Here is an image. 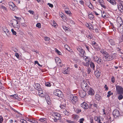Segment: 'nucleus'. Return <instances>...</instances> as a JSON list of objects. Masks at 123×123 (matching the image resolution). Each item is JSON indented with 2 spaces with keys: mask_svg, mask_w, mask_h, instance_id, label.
I'll use <instances>...</instances> for the list:
<instances>
[{
  "mask_svg": "<svg viewBox=\"0 0 123 123\" xmlns=\"http://www.w3.org/2000/svg\"><path fill=\"white\" fill-rule=\"evenodd\" d=\"M69 99L73 104H75L78 100V97L77 96L72 94H70V95Z\"/></svg>",
  "mask_w": 123,
  "mask_h": 123,
  "instance_id": "nucleus-1",
  "label": "nucleus"
},
{
  "mask_svg": "<svg viewBox=\"0 0 123 123\" xmlns=\"http://www.w3.org/2000/svg\"><path fill=\"white\" fill-rule=\"evenodd\" d=\"M18 23L17 20L16 19H12L10 21V24L12 26H13L14 27L18 28L19 26L17 25Z\"/></svg>",
  "mask_w": 123,
  "mask_h": 123,
  "instance_id": "nucleus-2",
  "label": "nucleus"
},
{
  "mask_svg": "<svg viewBox=\"0 0 123 123\" xmlns=\"http://www.w3.org/2000/svg\"><path fill=\"white\" fill-rule=\"evenodd\" d=\"M116 90L118 94H123V88L120 86L116 85Z\"/></svg>",
  "mask_w": 123,
  "mask_h": 123,
  "instance_id": "nucleus-3",
  "label": "nucleus"
},
{
  "mask_svg": "<svg viewBox=\"0 0 123 123\" xmlns=\"http://www.w3.org/2000/svg\"><path fill=\"white\" fill-rule=\"evenodd\" d=\"M8 4L9 6V7L12 10L14 11L17 9V7L13 2H8Z\"/></svg>",
  "mask_w": 123,
  "mask_h": 123,
  "instance_id": "nucleus-4",
  "label": "nucleus"
},
{
  "mask_svg": "<svg viewBox=\"0 0 123 123\" xmlns=\"http://www.w3.org/2000/svg\"><path fill=\"white\" fill-rule=\"evenodd\" d=\"M35 89L39 91V93H41V94H43L42 89L40 87V85L38 83H36L34 86Z\"/></svg>",
  "mask_w": 123,
  "mask_h": 123,
  "instance_id": "nucleus-5",
  "label": "nucleus"
},
{
  "mask_svg": "<svg viewBox=\"0 0 123 123\" xmlns=\"http://www.w3.org/2000/svg\"><path fill=\"white\" fill-rule=\"evenodd\" d=\"M86 91H87V93L89 95L92 96L94 95L95 92L94 90L90 87H88V88L87 89Z\"/></svg>",
  "mask_w": 123,
  "mask_h": 123,
  "instance_id": "nucleus-6",
  "label": "nucleus"
},
{
  "mask_svg": "<svg viewBox=\"0 0 123 123\" xmlns=\"http://www.w3.org/2000/svg\"><path fill=\"white\" fill-rule=\"evenodd\" d=\"M81 86L83 90H84L85 91L88 88V87H90L88 86L86 83L84 82H82Z\"/></svg>",
  "mask_w": 123,
  "mask_h": 123,
  "instance_id": "nucleus-7",
  "label": "nucleus"
},
{
  "mask_svg": "<svg viewBox=\"0 0 123 123\" xmlns=\"http://www.w3.org/2000/svg\"><path fill=\"white\" fill-rule=\"evenodd\" d=\"M54 94L58 97H61L62 95V92L59 90L57 89L54 91Z\"/></svg>",
  "mask_w": 123,
  "mask_h": 123,
  "instance_id": "nucleus-8",
  "label": "nucleus"
},
{
  "mask_svg": "<svg viewBox=\"0 0 123 123\" xmlns=\"http://www.w3.org/2000/svg\"><path fill=\"white\" fill-rule=\"evenodd\" d=\"M113 114L114 117L116 118L118 117L120 115L119 111L117 110H115L113 111Z\"/></svg>",
  "mask_w": 123,
  "mask_h": 123,
  "instance_id": "nucleus-9",
  "label": "nucleus"
},
{
  "mask_svg": "<svg viewBox=\"0 0 123 123\" xmlns=\"http://www.w3.org/2000/svg\"><path fill=\"white\" fill-rule=\"evenodd\" d=\"M86 91L84 90H80L79 93L80 96L82 98L84 97L86 95Z\"/></svg>",
  "mask_w": 123,
  "mask_h": 123,
  "instance_id": "nucleus-10",
  "label": "nucleus"
},
{
  "mask_svg": "<svg viewBox=\"0 0 123 123\" xmlns=\"http://www.w3.org/2000/svg\"><path fill=\"white\" fill-rule=\"evenodd\" d=\"M85 54V52L84 51L83 49L80 52L79 55L81 56L85 59V60H86L87 57L85 56L84 55Z\"/></svg>",
  "mask_w": 123,
  "mask_h": 123,
  "instance_id": "nucleus-11",
  "label": "nucleus"
},
{
  "mask_svg": "<svg viewBox=\"0 0 123 123\" xmlns=\"http://www.w3.org/2000/svg\"><path fill=\"white\" fill-rule=\"evenodd\" d=\"M81 107L85 109H87L89 107L88 105L85 102H83L81 105Z\"/></svg>",
  "mask_w": 123,
  "mask_h": 123,
  "instance_id": "nucleus-12",
  "label": "nucleus"
},
{
  "mask_svg": "<svg viewBox=\"0 0 123 123\" xmlns=\"http://www.w3.org/2000/svg\"><path fill=\"white\" fill-rule=\"evenodd\" d=\"M53 116L55 118H56L57 119H60L61 117L60 115L56 112H54L53 114Z\"/></svg>",
  "mask_w": 123,
  "mask_h": 123,
  "instance_id": "nucleus-13",
  "label": "nucleus"
},
{
  "mask_svg": "<svg viewBox=\"0 0 123 123\" xmlns=\"http://www.w3.org/2000/svg\"><path fill=\"white\" fill-rule=\"evenodd\" d=\"M113 58L112 55H109V56H108V57L106 58L105 59L107 61H111L112 60Z\"/></svg>",
  "mask_w": 123,
  "mask_h": 123,
  "instance_id": "nucleus-14",
  "label": "nucleus"
},
{
  "mask_svg": "<svg viewBox=\"0 0 123 123\" xmlns=\"http://www.w3.org/2000/svg\"><path fill=\"white\" fill-rule=\"evenodd\" d=\"M92 45L95 48H97V50H100V48H99L98 47H96V45H97V44L94 41H93L92 42Z\"/></svg>",
  "mask_w": 123,
  "mask_h": 123,
  "instance_id": "nucleus-15",
  "label": "nucleus"
},
{
  "mask_svg": "<svg viewBox=\"0 0 123 123\" xmlns=\"http://www.w3.org/2000/svg\"><path fill=\"white\" fill-rule=\"evenodd\" d=\"M87 59H88V60H85L86 61H87V62H84L83 63V65L85 66H88L89 65V64L90 63V61L89 59L88 58H87Z\"/></svg>",
  "mask_w": 123,
  "mask_h": 123,
  "instance_id": "nucleus-16",
  "label": "nucleus"
},
{
  "mask_svg": "<svg viewBox=\"0 0 123 123\" xmlns=\"http://www.w3.org/2000/svg\"><path fill=\"white\" fill-rule=\"evenodd\" d=\"M86 25L90 29L93 30V27L91 24L87 23Z\"/></svg>",
  "mask_w": 123,
  "mask_h": 123,
  "instance_id": "nucleus-17",
  "label": "nucleus"
},
{
  "mask_svg": "<svg viewBox=\"0 0 123 123\" xmlns=\"http://www.w3.org/2000/svg\"><path fill=\"white\" fill-rule=\"evenodd\" d=\"M95 74L96 76L98 77L100 76L101 75V73L99 72V71L97 70L95 72Z\"/></svg>",
  "mask_w": 123,
  "mask_h": 123,
  "instance_id": "nucleus-18",
  "label": "nucleus"
},
{
  "mask_svg": "<svg viewBox=\"0 0 123 123\" xmlns=\"http://www.w3.org/2000/svg\"><path fill=\"white\" fill-rule=\"evenodd\" d=\"M68 68L67 69L65 68L64 69L62 73L65 74H68L69 73Z\"/></svg>",
  "mask_w": 123,
  "mask_h": 123,
  "instance_id": "nucleus-19",
  "label": "nucleus"
},
{
  "mask_svg": "<svg viewBox=\"0 0 123 123\" xmlns=\"http://www.w3.org/2000/svg\"><path fill=\"white\" fill-rule=\"evenodd\" d=\"M28 120L31 123H38L37 122L34 120H33L32 119H29L28 118H27Z\"/></svg>",
  "mask_w": 123,
  "mask_h": 123,
  "instance_id": "nucleus-20",
  "label": "nucleus"
},
{
  "mask_svg": "<svg viewBox=\"0 0 123 123\" xmlns=\"http://www.w3.org/2000/svg\"><path fill=\"white\" fill-rule=\"evenodd\" d=\"M90 66L91 68H92L93 70H95V66L93 63L92 62H91L90 64Z\"/></svg>",
  "mask_w": 123,
  "mask_h": 123,
  "instance_id": "nucleus-21",
  "label": "nucleus"
},
{
  "mask_svg": "<svg viewBox=\"0 0 123 123\" xmlns=\"http://www.w3.org/2000/svg\"><path fill=\"white\" fill-rule=\"evenodd\" d=\"M120 29L119 30V31L122 34H123V26H122V24H120Z\"/></svg>",
  "mask_w": 123,
  "mask_h": 123,
  "instance_id": "nucleus-22",
  "label": "nucleus"
},
{
  "mask_svg": "<svg viewBox=\"0 0 123 123\" xmlns=\"http://www.w3.org/2000/svg\"><path fill=\"white\" fill-rule=\"evenodd\" d=\"M100 58H99L97 56H94L93 58V59L97 63L98 62V61L99 60Z\"/></svg>",
  "mask_w": 123,
  "mask_h": 123,
  "instance_id": "nucleus-23",
  "label": "nucleus"
},
{
  "mask_svg": "<svg viewBox=\"0 0 123 123\" xmlns=\"http://www.w3.org/2000/svg\"><path fill=\"white\" fill-rule=\"evenodd\" d=\"M10 96L12 97L13 98H15L16 99H17L18 98V95L17 94H15L14 95H10Z\"/></svg>",
  "mask_w": 123,
  "mask_h": 123,
  "instance_id": "nucleus-24",
  "label": "nucleus"
},
{
  "mask_svg": "<svg viewBox=\"0 0 123 123\" xmlns=\"http://www.w3.org/2000/svg\"><path fill=\"white\" fill-rule=\"evenodd\" d=\"M51 25L54 27H56L57 24L56 22L54 21H53L51 22Z\"/></svg>",
  "mask_w": 123,
  "mask_h": 123,
  "instance_id": "nucleus-25",
  "label": "nucleus"
},
{
  "mask_svg": "<svg viewBox=\"0 0 123 123\" xmlns=\"http://www.w3.org/2000/svg\"><path fill=\"white\" fill-rule=\"evenodd\" d=\"M109 41L111 45H115V42L112 39L110 40Z\"/></svg>",
  "mask_w": 123,
  "mask_h": 123,
  "instance_id": "nucleus-26",
  "label": "nucleus"
},
{
  "mask_svg": "<svg viewBox=\"0 0 123 123\" xmlns=\"http://www.w3.org/2000/svg\"><path fill=\"white\" fill-rule=\"evenodd\" d=\"M107 1L109 2L111 4L114 5H116V2L115 1H113L112 0H107Z\"/></svg>",
  "mask_w": 123,
  "mask_h": 123,
  "instance_id": "nucleus-27",
  "label": "nucleus"
},
{
  "mask_svg": "<svg viewBox=\"0 0 123 123\" xmlns=\"http://www.w3.org/2000/svg\"><path fill=\"white\" fill-rule=\"evenodd\" d=\"M45 85L47 87H50L51 86V84L50 82H48L45 83Z\"/></svg>",
  "mask_w": 123,
  "mask_h": 123,
  "instance_id": "nucleus-28",
  "label": "nucleus"
},
{
  "mask_svg": "<svg viewBox=\"0 0 123 123\" xmlns=\"http://www.w3.org/2000/svg\"><path fill=\"white\" fill-rule=\"evenodd\" d=\"M93 15L91 14H90L88 15V17L90 19H92L94 18Z\"/></svg>",
  "mask_w": 123,
  "mask_h": 123,
  "instance_id": "nucleus-29",
  "label": "nucleus"
},
{
  "mask_svg": "<svg viewBox=\"0 0 123 123\" xmlns=\"http://www.w3.org/2000/svg\"><path fill=\"white\" fill-rule=\"evenodd\" d=\"M63 113L65 115L68 116L70 114V113L67 110H65L64 111Z\"/></svg>",
  "mask_w": 123,
  "mask_h": 123,
  "instance_id": "nucleus-30",
  "label": "nucleus"
},
{
  "mask_svg": "<svg viewBox=\"0 0 123 123\" xmlns=\"http://www.w3.org/2000/svg\"><path fill=\"white\" fill-rule=\"evenodd\" d=\"M65 12L67 14L69 15V16L71 15V13L70 11L69 10H65Z\"/></svg>",
  "mask_w": 123,
  "mask_h": 123,
  "instance_id": "nucleus-31",
  "label": "nucleus"
},
{
  "mask_svg": "<svg viewBox=\"0 0 123 123\" xmlns=\"http://www.w3.org/2000/svg\"><path fill=\"white\" fill-rule=\"evenodd\" d=\"M3 31L7 35V34L9 33V31L6 28H5V29H4Z\"/></svg>",
  "mask_w": 123,
  "mask_h": 123,
  "instance_id": "nucleus-32",
  "label": "nucleus"
},
{
  "mask_svg": "<svg viewBox=\"0 0 123 123\" xmlns=\"http://www.w3.org/2000/svg\"><path fill=\"white\" fill-rule=\"evenodd\" d=\"M45 98L46 101H49V100H50L49 97L48 95H46L45 96Z\"/></svg>",
  "mask_w": 123,
  "mask_h": 123,
  "instance_id": "nucleus-33",
  "label": "nucleus"
},
{
  "mask_svg": "<svg viewBox=\"0 0 123 123\" xmlns=\"http://www.w3.org/2000/svg\"><path fill=\"white\" fill-rule=\"evenodd\" d=\"M60 16L61 17L63 20L65 19L66 17L63 14H61L60 15Z\"/></svg>",
  "mask_w": 123,
  "mask_h": 123,
  "instance_id": "nucleus-34",
  "label": "nucleus"
},
{
  "mask_svg": "<svg viewBox=\"0 0 123 123\" xmlns=\"http://www.w3.org/2000/svg\"><path fill=\"white\" fill-rule=\"evenodd\" d=\"M103 61L101 59V58H100L97 63L100 64L103 63Z\"/></svg>",
  "mask_w": 123,
  "mask_h": 123,
  "instance_id": "nucleus-35",
  "label": "nucleus"
},
{
  "mask_svg": "<svg viewBox=\"0 0 123 123\" xmlns=\"http://www.w3.org/2000/svg\"><path fill=\"white\" fill-rule=\"evenodd\" d=\"M109 54L107 52H105V53L104 55L105 59L107 58L108 56H109Z\"/></svg>",
  "mask_w": 123,
  "mask_h": 123,
  "instance_id": "nucleus-36",
  "label": "nucleus"
},
{
  "mask_svg": "<svg viewBox=\"0 0 123 123\" xmlns=\"http://www.w3.org/2000/svg\"><path fill=\"white\" fill-rule=\"evenodd\" d=\"M113 93L111 92V91H109L108 93V94L107 95V97H109Z\"/></svg>",
  "mask_w": 123,
  "mask_h": 123,
  "instance_id": "nucleus-37",
  "label": "nucleus"
},
{
  "mask_svg": "<svg viewBox=\"0 0 123 123\" xmlns=\"http://www.w3.org/2000/svg\"><path fill=\"white\" fill-rule=\"evenodd\" d=\"M55 52L59 55H60L61 54V52H60L57 49H55Z\"/></svg>",
  "mask_w": 123,
  "mask_h": 123,
  "instance_id": "nucleus-38",
  "label": "nucleus"
},
{
  "mask_svg": "<svg viewBox=\"0 0 123 123\" xmlns=\"http://www.w3.org/2000/svg\"><path fill=\"white\" fill-rule=\"evenodd\" d=\"M95 98L97 100H99L100 99V96L98 94H96L95 95Z\"/></svg>",
  "mask_w": 123,
  "mask_h": 123,
  "instance_id": "nucleus-39",
  "label": "nucleus"
},
{
  "mask_svg": "<svg viewBox=\"0 0 123 123\" xmlns=\"http://www.w3.org/2000/svg\"><path fill=\"white\" fill-rule=\"evenodd\" d=\"M91 71V69L89 68H88L87 69V72L88 74H89Z\"/></svg>",
  "mask_w": 123,
  "mask_h": 123,
  "instance_id": "nucleus-40",
  "label": "nucleus"
},
{
  "mask_svg": "<svg viewBox=\"0 0 123 123\" xmlns=\"http://www.w3.org/2000/svg\"><path fill=\"white\" fill-rule=\"evenodd\" d=\"M64 47L65 48L68 50L70 51V50H69V48L68 47V46L67 45H65V46Z\"/></svg>",
  "mask_w": 123,
  "mask_h": 123,
  "instance_id": "nucleus-41",
  "label": "nucleus"
},
{
  "mask_svg": "<svg viewBox=\"0 0 123 123\" xmlns=\"http://www.w3.org/2000/svg\"><path fill=\"white\" fill-rule=\"evenodd\" d=\"M123 95L121 94L118 97V98L119 100H121L123 99Z\"/></svg>",
  "mask_w": 123,
  "mask_h": 123,
  "instance_id": "nucleus-42",
  "label": "nucleus"
},
{
  "mask_svg": "<svg viewBox=\"0 0 123 123\" xmlns=\"http://www.w3.org/2000/svg\"><path fill=\"white\" fill-rule=\"evenodd\" d=\"M77 49L79 52H80L82 50H83L82 48L80 47H78L77 48Z\"/></svg>",
  "mask_w": 123,
  "mask_h": 123,
  "instance_id": "nucleus-43",
  "label": "nucleus"
},
{
  "mask_svg": "<svg viewBox=\"0 0 123 123\" xmlns=\"http://www.w3.org/2000/svg\"><path fill=\"white\" fill-rule=\"evenodd\" d=\"M35 62V64H37L39 66H40L41 67L42 66V65H40L39 63L37 61H35L34 62Z\"/></svg>",
  "mask_w": 123,
  "mask_h": 123,
  "instance_id": "nucleus-44",
  "label": "nucleus"
},
{
  "mask_svg": "<svg viewBox=\"0 0 123 123\" xmlns=\"http://www.w3.org/2000/svg\"><path fill=\"white\" fill-rule=\"evenodd\" d=\"M36 26L39 28H40L41 27V24L40 23H37L36 25Z\"/></svg>",
  "mask_w": 123,
  "mask_h": 123,
  "instance_id": "nucleus-45",
  "label": "nucleus"
},
{
  "mask_svg": "<svg viewBox=\"0 0 123 123\" xmlns=\"http://www.w3.org/2000/svg\"><path fill=\"white\" fill-rule=\"evenodd\" d=\"M57 60H58V63H59L60 64H61V62H60L61 60L60 58L58 57H56L55 59V61H56Z\"/></svg>",
  "mask_w": 123,
  "mask_h": 123,
  "instance_id": "nucleus-46",
  "label": "nucleus"
},
{
  "mask_svg": "<svg viewBox=\"0 0 123 123\" xmlns=\"http://www.w3.org/2000/svg\"><path fill=\"white\" fill-rule=\"evenodd\" d=\"M62 27L65 30V31L68 30V27H66L64 26H62Z\"/></svg>",
  "mask_w": 123,
  "mask_h": 123,
  "instance_id": "nucleus-47",
  "label": "nucleus"
},
{
  "mask_svg": "<svg viewBox=\"0 0 123 123\" xmlns=\"http://www.w3.org/2000/svg\"><path fill=\"white\" fill-rule=\"evenodd\" d=\"M11 31L12 32L13 35H15L16 34V32L14 31L13 29H11Z\"/></svg>",
  "mask_w": 123,
  "mask_h": 123,
  "instance_id": "nucleus-48",
  "label": "nucleus"
},
{
  "mask_svg": "<svg viewBox=\"0 0 123 123\" xmlns=\"http://www.w3.org/2000/svg\"><path fill=\"white\" fill-rule=\"evenodd\" d=\"M20 122L23 123H27V122L25 120L23 119H21L20 120Z\"/></svg>",
  "mask_w": 123,
  "mask_h": 123,
  "instance_id": "nucleus-49",
  "label": "nucleus"
},
{
  "mask_svg": "<svg viewBox=\"0 0 123 123\" xmlns=\"http://www.w3.org/2000/svg\"><path fill=\"white\" fill-rule=\"evenodd\" d=\"M66 122H68L69 123H74V122L73 121H72L71 120H68L67 119H66Z\"/></svg>",
  "mask_w": 123,
  "mask_h": 123,
  "instance_id": "nucleus-50",
  "label": "nucleus"
},
{
  "mask_svg": "<svg viewBox=\"0 0 123 123\" xmlns=\"http://www.w3.org/2000/svg\"><path fill=\"white\" fill-rule=\"evenodd\" d=\"M44 39L46 41H48L49 40V38L48 37H44Z\"/></svg>",
  "mask_w": 123,
  "mask_h": 123,
  "instance_id": "nucleus-51",
  "label": "nucleus"
},
{
  "mask_svg": "<svg viewBox=\"0 0 123 123\" xmlns=\"http://www.w3.org/2000/svg\"><path fill=\"white\" fill-rule=\"evenodd\" d=\"M100 52L102 53L104 55L105 54V52H106L104 50H101L100 51Z\"/></svg>",
  "mask_w": 123,
  "mask_h": 123,
  "instance_id": "nucleus-52",
  "label": "nucleus"
},
{
  "mask_svg": "<svg viewBox=\"0 0 123 123\" xmlns=\"http://www.w3.org/2000/svg\"><path fill=\"white\" fill-rule=\"evenodd\" d=\"M89 7L90 8L92 9V8H93V6L92 4L90 2H89Z\"/></svg>",
  "mask_w": 123,
  "mask_h": 123,
  "instance_id": "nucleus-53",
  "label": "nucleus"
},
{
  "mask_svg": "<svg viewBox=\"0 0 123 123\" xmlns=\"http://www.w3.org/2000/svg\"><path fill=\"white\" fill-rule=\"evenodd\" d=\"M45 119L44 118H40V119H39V121L41 122H43L44 121H45Z\"/></svg>",
  "mask_w": 123,
  "mask_h": 123,
  "instance_id": "nucleus-54",
  "label": "nucleus"
},
{
  "mask_svg": "<svg viewBox=\"0 0 123 123\" xmlns=\"http://www.w3.org/2000/svg\"><path fill=\"white\" fill-rule=\"evenodd\" d=\"M111 81L113 83H114L115 82V79L114 78L113 76H112L111 78Z\"/></svg>",
  "mask_w": 123,
  "mask_h": 123,
  "instance_id": "nucleus-55",
  "label": "nucleus"
},
{
  "mask_svg": "<svg viewBox=\"0 0 123 123\" xmlns=\"http://www.w3.org/2000/svg\"><path fill=\"white\" fill-rule=\"evenodd\" d=\"M28 12L31 14L32 15H33L34 13V12L32 10H29Z\"/></svg>",
  "mask_w": 123,
  "mask_h": 123,
  "instance_id": "nucleus-56",
  "label": "nucleus"
},
{
  "mask_svg": "<svg viewBox=\"0 0 123 123\" xmlns=\"http://www.w3.org/2000/svg\"><path fill=\"white\" fill-rule=\"evenodd\" d=\"M3 118L2 116H0V123H2L3 121Z\"/></svg>",
  "mask_w": 123,
  "mask_h": 123,
  "instance_id": "nucleus-57",
  "label": "nucleus"
},
{
  "mask_svg": "<svg viewBox=\"0 0 123 123\" xmlns=\"http://www.w3.org/2000/svg\"><path fill=\"white\" fill-rule=\"evenodd\" d=\"M84 121V119L83 118L80 119V123H83V122Z\"/></svg>",
  "mask_w": 123,
  "mask_h": 123,
  "instance_id": "nucleus-58",
  "label": "nucleus"
},
{
  "mask_svg": "<svg viewBox=\"0 0 123 123\" xmlns=\"http://www.w3.org/2000/svg\"><path fill=\"white\" fill-rule=\"evenodd\" d=\"M1 8L2 9L5 10L6 11L7 10L6 8L3 6H1Z\"/></svg>",
  "mask_w": 123,
  "mask_h": 123,
  "instance_id": "nucleus-59",
  "label": "nucleus"
},
{
  "mask_svg": "<svg viewBox=\"0 0 123 123\" xmlns=\"http://www.w3.org/2000/svg\"><path fill=\"white\" fill-rule=\"evenodd\" d=\"M14 17L16 19H17V21L20 20L21 19V18L17 17L16 16H15Z\"/></svg>",
  "mask_w": 123,
  "mask_h": 123,
  "instance_id": "nucleus-60",
  "label": "nucleus"
},
{
  "mask_svg": "<svg viewBox=\"0 0 123 123\" xmlns=\"http://www.w3.org/2000/svg\"><path fill=\"white\" fill-rule=\"evenodd\" d=\"M15 55L17 58H19V55L18 53H15Z\"/></svg>",
  "mask_w": 123,
  "mask_h": 123,
  "instance_id": "nucleus-61",
  "label": "nucleus"
},
{
  "mask_svg": "<svg viewBox=\"0 0 123 123\" xmlns=\"http://www.w3.org/2000/svg\"><path fill=\"white\" fill-rule=\"evenodd\" d=\"M48 5L49 6L51 7H53V5L50 3H48Z\"/></svg>",
  "mask_w": 123,
  "mask_h": 123,
  "instance_id": "nucleus-62",
  "label": "nucleus"
},
{
  "mask_svg": "<svg viewBox=\"0 0 123 123\" xmlns=\"http://www.w3.org/2000/svg\"><path fill=\"white\" fill-rule=\"evenodd\" d=\"M60 107L62 109L64 108H65V106L64 105H61L60 106Z\"/></svg>",
  "mask_w": 123,
  "mask_h": 123,
  "instance_id": "nucleus-63",
  "label": "nucleus"
},
{
  "mask_svg": "<svg viewBox=\"0 0 123 123\" xmlns=\"http://www.w3.org/2000/svg\"><path fill=\"white\" fill-rule=\"evenodd\" d=\"M119 6L120 7V11H121V10H123V6L122 5H120Z\"/></svg>",
  "mask_w": 123,
  "mask_h": 123,
  "instance_id": "nucleus-64",
  "label": "nucleus"
}]
</instances>
